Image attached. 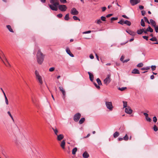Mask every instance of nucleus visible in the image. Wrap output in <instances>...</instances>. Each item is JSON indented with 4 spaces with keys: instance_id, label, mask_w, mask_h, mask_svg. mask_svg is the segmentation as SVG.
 Returning a JSON list of instances; mask_svg holds the SVG:
<instances>
[{
    "instance_id": "6ab92c4d",
    "label": "nucleus",
    "mask_w": 158,
    "mask_h": 158,
    "mask_svg": "<svg viewBox=\"0 0 158 158\" xmlns=\"http://www.w3.org/2000/svg\"><path fill=\"white\" fill-rule=\"evenodd\" d=\"M112 15V14H109L106 16V17L102 16L101 17V20H105L106 18H109Z\"/></svg>"
},
{
    "instance_id": "49530a36",
    "label": "nucleus",
    "mask_w": 158,
    "mask_h": 158,
    "mask_svg": "<svg viewBox=\"0 0 158 158\" xmlns=\"http://www.w3.org/2000/svg\"><path fill=\"white\" fill-rule=\"evenodd\" d=\"M91 32V31H85L83 32V34H88V33H90Z\"/></svg>"
},
{
    "instance_id": "4c0bfd02",
    "label": "nucleus",
    "mask_w": 158,
    "mask_h": 158,
    "mask_svg": "<svg viewBox=\"0 0 158 158\" xmlns=\"http://www.w3.org/2000/svg\"><path fill=\"white\" fill-rule=\"evenodd\" d=\"M143 66V64L142 63H140L138 64L137 66L139 67H142Z\"/></svg>"
},
{
    "instance_id": "6e6d98bb",
    "label": "nucleus",
    "mask_w": 158,
    "mask_h": 158,
    "mask_svg": "<svg viewBox=\"0 0 158 158\" xmlns=\"http://www.w3.org/2000/svg\"><path fill=\"white\" fill-rule=\"evenodd\" d=\"M57 17L59 18H61L62 17L63 15L61 14H60L57 15Z\"/></svg>"
},
{
    "instance_id": "4d7b16f0",
    "label": "nucleus",
    "mask_w": 158,
    "mask_h": 158,
    "mask_svg": "<svg viewBox=\"0 0 158 158\" xmlns=\"http://www.w3.org/2000/svg\"><path fill=\"white\" fill-rule=\"evenodd\" d=\"M143 37L145 39L147 40H148V37L146 36H143Z\"/></svg>"
},
{
    "instance_id": "39448f33",
    "label": "nucleus",
    "mask_w": 158,
    "mask_h": 158,
    "mask_svg": "<svg viewBox=\"0 0 158 158\" xmlns=\"http://www.w3.org/2000/svg\"><path fill=\"white\" fill-rule=\"evenodd\" d=\"M105 105L107 108L110 111H112L113 109V106L112 105V102H105Z\"/></svg>"
},
{
    "instance_id": "ddd939ff",
    "label": "nucleus",
    "mask_w": 158,
    "mask_h": 158,
    "mask_svg": "<svg viewBox=\"0 0 158 158\" xmlns=\"http://www.w3.org/2000/svg\"><path fill=\"white\" fill-rule=\"evenodd\" d=\"M133 110L131 108L128 106L125 109V112L128 114H131Z\"/></svg>"
},
{
    "instance_id": "13d9d810",
    "label": "nucleus",
    "mask_w": 158,
    "mask_h": 158,
    "mask_svg": "<svg viewBox=\"0 0 158 158\" xmlns=\"http://www.w3.org/2000/svg\"><path fill=\"white\" fill-rule=\"evenodd\" d=\"M139 8L140 10H142L143 9L144 7L143 6L140 5L139 6Z\"/></svg>"
},
{
    "instance_id": "f704fd0d",
    "label": "nucleus",
    "mask_w": 158,
    "mask_h": 158,
    "mask_svg": "<svg viewBox=\"0 0 158 158\" xmlns=\"http://www.w3.org/2000/svg\"><path fill=\"white\" fill-rule=\"evenodd\" d=\"M126 89H127L126 87H123L122 88L119 87L118 88V89L121 91H123Z\"/></svg>"
},
{
    "instance_id": "f257e3e1",
    "label": "nucleus",
    "mask_w": 158,
    "mask_h": 158,
    "mask_svg": "<svg viewBox=\"0 0 158 158\" xmlns=\"http://www.w3.org/2000/svg\"><path fill=\"white\" fill-rule=\"evenodd\" d=\"M45 55L41 52L40 49H39L36 54V60L38 63L41 64L43 63Z\"/></svg>"
},
{
    "instance_id": "393cba45",
    "label": "nucleus",
    "mask_w": 158,
    "mask_h": 158,
    "mask_svg": "<svg viewBox=\"0 0 158 158\" xmlns=\"http://www.w3.org/2000/svg\"><path fill=\"white\" fill-rule=\"evenodd\" d=\"M52 129L53 130L55 134L57 135V133H58V130L57 129L56 127H52Z\"/></svg>"
},
{
    "instance_id": "bf43d9fd",
    "label": "nucleus",
    "mask_w": 158,
    "mask_h": 158,
    "mask_svg": "<svg viewBox=\"0 0 158 158\" xmlns=\"http://www.w3.org/2000/svg\"><path fill=\"white\" fill-rule=\"evenodd\" d=\"M102 11H104L106 9V7H102Z\"/></svg>"
},
{
    "instance_id": "cd10ccee",
    "label": "nucleus",
    "mask_w": 158,
    "mask_h": 158,
    "mask_svg": "<svg viewBox=\"0 0 158 158\" xmlns=\"http://www.w3.org/2000/svg\"><path fill=\"white\" fill-rule=\"evenodd\" d=\"M143 29H139V30H137V33L138 34H142L143 32Z\"/></svg>"
},
{
    "instance_id": "4be33fe9",
    "label": "nucleus",
    "mask_w": 158,
    "mask_h": 158,
    "mask_svg": "<svg viewBox=\"0 0 158 158\" xmlns=\"http://www.w3.org/2000/svg\"><path fill=\"white\" fill-rule=\"evenodd\" d=\"M83 156L85 158H87L89 156V155L88 153L86 152H85L83 154Z\"/></svg>"
},
{
    "instance_id": "6e6552de",
    "label": "nucleus",
    "mask_w": 158,
    "mask_h": 158,
    "mask_svg": "<svg viewBox=\"0 0 158 158\" xmlns=\"http://www.w3.org/2000/svg\"><path fill=\"white\" fill-rule=\"evenodd\" d=\"M81 116L80 113H77L75 114L73 116V119L75 122H77L79 121Z\"/></svg>"
},
{
    "instance_id": "69168bd1",
    "label": "nucleus",
    "mask_w": 158,
    "mask_h": 158,
    "mask_svg": "<svg viewBox=\"0 0 158 158\" xmlns=\"http://www.w3.org/2000/svg\"><path fill=\"white\" fill-rule=\"evenodd\" d=\"M118 19V18L112 17L110 19V20H117Z\"/></svg>"
},
{
    "instance_id": "338daca9",
    "label": "nucleus",
    "mask_w": 158,
    "mask_h": 158,
    "mask_svg": "<svg viewBox=\"0 0 158 158\" xmlns=\"http://www.w3.org/2000/svg\"><path fill=\"white\" fill-rule=\"evenodd\" d=\"M95 56H96V57L97 60L98 61H99V59L98 56V55L96 53H95Z\"/></svg>"
},
{
    "instance_id": "c85d7f7f",
    "label": "nucleus",
    "mask_w": 158,
    "mask_h": 158,
    "mask_svg": "<svg viewBox=\"0 0 158 158\" xmlns=\"http://www.w3.org/2000/svg\"><path fill=\"white\" fill-rule=\"evenodd\" d=\"M96 81L99 85H102L101 81L99 78H98L97 79Z\"/></svg>"
},
{
    "instance_id": "e2e57ef3",
    "label": "nucleus",
    "mask_w": 158,
    "mask_h": 158,
    "mask_svg": "<svg viewBox=\"0 0 158 158\" xmlns=\"http://www.w3.org/2000/svg\"><path fill=\"white\" fill-rule=\"evenodd\" d=\"M129 60V59L125 60H123V63H126V62H127Z\"/></svg>"
},
{
    "instance_id": "a211bd4d",
    "label": "nucleus",
    "mask_w": 158,
    "mask_h": 158,
    "mask_svg": "<svg viewBox=\"0 0 158 158\" xmlns=\"http://www.w3.org/2000/svg\"><path fill=\"white\" fill-rule=\"evenodd\" d=\"M57 139L58 141L61 140L64 138V136L62 134H60L59 135H57Z\"/></svg>"
},
{
    "instance_id": "aec40b11",
    "label": "nucleus",
    "mask_w": 158,
    "mask_h": 158,
    "mask_svg": "<svg viewBox=\"0 0 158 158\" xmlns=\"http://www.w3.org/2000/svg\"><path fill=\"white\" fill-rule=\"evenodd\" d=\"M6 27L10 32L12 33H13L14 32L11 27V26L10 25H6Z\"/></svg>"
},
{
    "instance_id": "f8f14e48",
    "label": "nucleus",
    "mask_w": 158,
    "mask_h": 158,
    "mask_svg": "<svg viewBox=\"0 0 158 158\" xmlns=\"http://www.w3.org/2000/svg\"><path fill=\"white\" fill-rule=\"evenodd\" d=\"M140 2V0H130V2L132 6H134Z\"/></svg>"
},
{
    "instance_id": "7ed1b4c3",
    "label": "nucleus",
    "mask_w": 158,
    "mask_h": 158,
    "mask_svg": "<svg viewBox=\"0 0 158 158\" xmlns=\"http://www.w3.org/2000/svg\"><path fill=\"white\" fill-rule=\"evenodd\" d=\"M35 74L36 79L38 80L40 84H42L43 83L42 77L39 75V73L37 70L35 71Z\"/></svg>"
},
{
    "instance_id": "20e7f679",
    "label": "nucleus",
    "mask_w": 158,
    "mask_h": 158,
    "mask_svg": "<svg viewBox=\"0 0 158 158\" xmlns=\"http://www.w3.org/2000/svg\"><path fill=\"white\" fill-rule=\"evenodd\" d=\"M25 140V138L23 137L22 139H21L20 138L16 139L15 141L17 145L19 146L20 144L22 145L24 143Z\"/></svg>"
},
{
    "instance_id": "f03ea898",
    "label": "nucleus",
    "mask_w": 158,
    "mask_h": 158,
    "mask_svg": "<svg viewBox=\"0 0 158 158\" xmlns=\"http://www.w3.org/2000/svg\"><path fill=\"white\" fill-rule=\"evenodd\" d=\"M50 2L52 4H49V6L51 10L57 11L58 10L57 6L59 5L58 0H50Z\"/></svg>"
},
{
    "instance_id": "72a5a7b5",
    "label": "nucleus",
    "mask_w": 158,
    "mask_h": 158,
    "mask_svg": "<svg viewBox=\"0 0 158 158\" xmlns=\"http://www.w3.org/2000/svg\"><path fill=\"white\" fill-rule=\"evenodd\" d=\"M8 114H9V115L10 116V118H11L12 120H13V122H14V118L13 117H12V115H11L10 112V111H8L7 112Z\"/></svg>"
},
{
    "instance_id": "37998d69",
    "label": "nucleus",
    "mask_w": 158,
    "mask_h": 158,
    "mask_svg": "<svg viewBox=\"0 0 158 158\" xmlns=\"http://www.w3.org/2000/svg\"><path fill=\"white\" fill-rule=\"evenodd\" d=\"M153 130L155 131H158V128L156 126L154 125L153 127Z\"/></svg>"
},
{
    "instance_id": "5fc2aeb1",
    "label": "nucleus",
    "mask_w": 158,
    "mask_h": 158,
    "mask_svg": "<svg viewBox=\"0 0 158 158\" xmlns=\"http://www.w3.org/2000/svg\"><path fill=\"white\" fill-rule=\"evenodd\" d=\"M5 102L6 105H8L9 104L7 98H5Z\"/></svg>"
},
{
    "instance_id": "680f3d73",
    "label": "nucleus",
    "mask_w": 158,
    "mask_h": 158,
    "mask_svg": "<svg viewBox=\"0 0 158 158\" xmlns=\"http://www.w3.org/2000/svg\"><path fill=\"white\" fill-rule=\"evenodd\" d=\"M122 16L123 17V18H125L127 19H129L128 17H127V16H126V15H122Z\"/></svg>"
},
{
    "instance_id": "79ce46f5",
    "label": "nucleus",
    "mask_w": 158,
    "mask_h": 158,
    "mask_svg": "<svg viewBox=\"0 0 158 158\" xmlns=\"http://www.w3.org/2000/svg\"><path fill=\"white\" fill-rule=\"evenodd\" d=\"M145 118L146 120L148 122H150L152 120L151 118H150L148 116L146 117Z\"/></svg>"
},
{
    "instance_id": "58836bf2",
    "label": "nucleus",
    "mask_w": 158,
    "mask_h": 158,
    "mask_svg": "<svg viewBox=\"0 0 158 158\" xmlns=\"http://www.w3.org/2000/svg\"><path fill=\"white\" fill-rule=\"evenodd\" d=\"M69 19V14H67L65 17H64V19L65 20H68V19Z\"/></svg>"
},
{
    "instance_id": "5701e85b",
    "label": "nucleus",
    "mask_w": 158,
    "mask_h": 158,
    "mask_svg": "<svg viewBox=\"0 0 158 158\" xmlns=\"http://www.w3.org/2000/svg\"><path fill=\"white\" fill-rule=\"evenodd\" d=\"M151 24L154 27L156 26V23L154 20H150Z\"/></svg>"
},
{
    "instance_id": "a19ab883",
    "label": "nucleus",
    "mask_w": 158,
    "mask_h": 158,
    "mask_svg": "<svg viewBox=\"0 0 158 158\" xmlns=\"http://www.w3.org/2000/svg\"><path fill=\"white\" fill-rule=\"evenodd\" d=\"M151 68H152V71H154L156 69V66L155 65H152L151 66Z\"/></svg>"
},
{
    "instance_id": "e433bc0d",
    "label": "nucleus",
    "mask_w": 158,
    "mask_h": 158,
    "mask_svg": "<svg viewBox=\"0 0 158 158\" xmlns=\"http://www.w3.org/2000/svg\"><path fill=\"white\" fill-rule=\"evenodd\" d=\"M141 25L143 27L145 26V24L144 20H141Z\"/></svg>"
},
{
    "instance_id": "de8ad7c7",
    "label": "nucleus",
    "mask_w": 158,
    "mask_h": 158,
    "mask_svg": "<svg viewBox=\"0 0 158 158\" xmlns=\"http://www.w3.org/2000/svg\"><path fill=\"white\" fill-rule=\"evenodd\" d=\"M155 31L156 33H158V26H156L154 27Z\"/></svg>"
},
{
    "instance_id": "774afa93",
    "label": "nucleus",
    "mask_w": 158,
    "mask_h": 158,
    "mask_svg": "<svg viewBox=\"0 0 158 158\" xmlns=\"http://www.w3.org/2000/svg\"><path fill=\"white\" fill-rule=\"evenodd\" d=\"M143 114L145 116V118L148 116V114L147 113H144Z\"/></svg>"
},
{
    "instance_id": "2f4dec72",
    "label": "nucleus",
    "mask_w": 158,
    "mask_h": 158,
    "mask_svg": "<svg viewBox=\"0 0 158 158\" xmlns=\"http://www.w3.org/2000/svg\"><path fill=\"white\" fill-rule=\"evenodd\" d=\"M123 106L124 108H127V102L125 101H123Z\"/></svg>"
},
{
    "instance_id": "bb28decb",
    "label": "nucleus",
    "mask_w": 158,
    "mask_h": 158,
    "mask_svg": "<svg viewBox=\"0 0 158 158\" xmlns=\"http://www.w3.org/2000/svg\"><path fill=\"white\" fill-rule=\"evenodd\" d=\"M77 148L76 147L73 148L72 151V153L73 155H75L77 151Z\"/></svg>"
},
{
    "instance_id": "423d86ee",
    "label": "nucleus",
    "mask_w": 158,
    "mask_h": 158,
    "mask_svg": "<svg viewBox=\"0 0 158 158\" xmlns=\"http://www.w3.org/2000/svg\"><path fill=\"white\" fill-rule=\"evenodd\" d=\"M110 75H107L106 78L104 79L103 81L104 83L107 85L110 81Z\"/></svg>"
},
{
    "instance_id": "c9c22d12",
    "label": "nucleus",
    "mask_w": 158,
    "mask_h": 158,
    "mask_svg": "<svg viewBox=\"0 0 158 158\" xmlns=\"http://www.w3.org/2000/svg\"><path fill=\"white\" fill-rule=\"evenodd\" d=\"M150 40L152 41H156L157 40L156 38L155 37H153L150 39Z\"/></svg>"
},
{
    "instance_id": "1a4fd4ad",
    "label": "nucleus",
    "mask_w": 158,
    "mask_h": 158,
    "mask_svg": "<svg viewBox=\"0 0 158 158\" xmlns=\"http://www.w3.org/2000/svg\"><path fill=\"white\" fill-rule=\"evenodd\" d=\"M60 90L61 91L62 94L63 96L62 98L63 99H64L66 97V92L65 91L62 87L60 86L59 87Z\"/></svg>"
},
{
    "instance_id": "473e14b6",
    "label": "nucleus",
    "mask_w": 158,
    "mask_h": 158,
    "mask_svg": "<svg viewBox=\"0 0 158 158\" xmlns=\"http://www.w3.org/2000/svg\"><path fill=\"white\" fill-rule=\"evenodd\" d=\"M123 139L125 141H127L129 139L128 137L127 134H126L123 137Z\"/></svg>"
},
{
    "instance_id": "c03bdc74",
    "label": "nucleus",
    "mask_w": 158,
    "mask_h": 158,
    "mask_svg": "<svg viewBox=\"0 0 158 158\" xmlns=\"http://www.w3.org/2000/svg\"><path fill=\"white\" fill-rule=\"evenodd\" d=\"M94 85L96 86V87L98 89H100V86L99 85H98L97 84L95 83H94Z\"/></svg>"
},
{
    "instance_id": "ea45409f",
    "label": "nucleus",
    "mask_w": 158,
    "mask_h": 158,
    "mask_svg": "<svg viewBox=\"0 0 158 158\" xmlns=\"http://www.w3.org/2000/svg\"><path fill=\"white\" fill-rule=\"evenodd\" d=\"M89 77L90 81H93L94 80L93 75H90V76H89Z\"/></svg>"
},
{
    "instance_id": "8fccbe9b",
    "label": "nucleus",
    "mask_w": 158,
    "mask_h": 158,
    "mask_svg": "<svg viewBox=\"0 0 158 158\" xmlns=\"http://www.w3.org/2000/svg\"><path fill=\"white\" fill-rule=\"evenodd\" d=\"M55 69V68L54 67H51L49 69V71L50 72H52Z\"/></svg>"
},
{
    "instance_id": "3c124183",
    "label": "nucleus",
    "mask_w": 158,
    "mask_h": 158,
    "mask_svg": "<svg viewBox=\"0 0 158 158\" xmlns=\"http://www.w3.org/2000/svg\"><path fill=\"white\" fill-rule=\"evenodd\" d=\"M73 19L74 20H80V19L77 16H74L73 17Z\"/></svg>"
},
{
    "instance_id": "7c9ffc66",
    "label": "nucleus",
    "mask_w": 158,
    "mask_h": 158,
    "mask_svg": "<svg viewBox=\"0 0 158 158\" xmlns=\"http://www.w3.org/2000/svg\"><path fill=\"white\" fill-rule=\"evenodd\" d=\"M150 67L149 66L143 68L141 69L142 70H148L150 69Z\"/></svg>"
},
{
    "instance_id": "c756f323",
    "label": "nucleus",
    "mask_w": 158,
    "mask_h": 158,
    "mask_svg": "<svg viewBox=\"0 0 158 158\" xmlns=\"http://www.w3.org/2000/svg\"><path fill=\"white\" fill-rule=\"evenodd\" d=\"M147 31H150V32H152L153 31V29L150 26H149L148 28L147 29Z\"/></svg>"
},
{
    "instance_id": "0e129e2a",
    "label": "nucleus",
    "mask_w": 158,
    "mask_h": 158,
    "mask_svg": "<svg viewBox=\"0 0 158 158\" xmlns=\"http://www.w3.org/2000/svg\"><path fill=\"white\" fill-rule=\"evenodd\" d=\"M96 23L98 24H100L102 23V21L101 20H97Z\"/></svg>"
},
{
    "instance_id": "9d476101",
    "label": "nucleus",
    "mask_w": 158,
    "mask_h": 158,
    "mask_svg": "<svg viewBox=\"0 0 158 158\" xmlns=\"http://www.w3.org/2000/svg\"><path fill=\"white\" fill-rule=\"evenodd\" d=\"M59 9L62 11H66L67 9V7L66 5H59L58 6Z\"/></svg>"
},
{
    "instance_id": "2eb2a0df",
    "label": "nucleus",
    "mask_w": 158,
    "mask_h": 158,
    "mask_svg": "<svg viewBox=\"0 0 158 158\" xmlns=\"http://www.w3.org/2000/svg\"><path fill=\"white\" fill-rule=\"evenodd\" d=\"M2 54H3V53H2ZM3 58H4V59H5V60L6 62V63L4 62H3V63L6 65V66L7 67L10 66V64L8 62V61L7 60L6 58L4 55L3 54Z\"/></svg>"
},
{
    "instance_id": "09e8293b",
    "label": "nucleus",
    "mask_w": 158,
    "mask_h": 158,
    "mask_svg": "<svg viewBox=\"0 0 158 158\" xmlns=\"http://www.w3.org/2000/svg\"><path fill=\"white\" fill-rule=\"evenodd\" d=\"M124 56L123 55H122L121 57L120 58V60L123 62V59H124Z\"/></svg>"
},
{
    "instance_id": "a878e982",
    "label": "nucleus",
    "mask_w": 158,
    "mask_h": 158,
    "mask_svg": "<svg viewBox=\"0 0 158 158\" xmlns=\"http://www.w3.org/2000/svg\"><path fill=\"white\" fill-rule=\"evenodd\" d=\"M85 119L84 118H81L79 121V123L80 124H82L85 121Z\"/></svg>"
},
{
    "instance_id": "a18cd8bd",
    "label": "nucleus",
    "mask_w": 158,
    "mask_h": 158,
    "mask_svg": "<svg viewBox=\"0 0 158 158\" xmlns=\"http://www.w3.org/2000/svg\"><path fill=\"white\" fill-rule=\"evenodd\" d=\"M157 121V118L156 117L154 116L153 117V121L154 123H156Z\"/></svg>"
},
{
    "instance_id": "b1692460",
    "label": "nucleus",
    "mask_w": 158,
    "mask_h": 158,
    "mask_svg": "<svg viewBox=\"0 0 158 158\" xmlns=\"http://www.w3.org/2000/svg\"><path fill=\"white\" fill-rule=\"evenodd\" d=\"M119 135V132L118 131H116L113 134L114 137V138L118 137Z\"/></svg>"
},
{
    "instance_id": "4468645a",
    "label": "nucleus",
    "mask_w": 158,
    "mask_h": 158,
    "mask_svg": "<svg viewBox=\"0 0 158 158\" xmlns=\"http://www.w3.org/2000/svg\"><path fill=\"white\" fill-rule=\"evenodd\" d=\"M66 52L70 56L73 57L74 56L72 54L68 48H67L66 49Z\"/></svg>"
},
{
    "instance_id": "0eeeda50",
    "label": "nucleus",
    "mask_w": 158,
    "mask_h": 158,
    "mask_svg": "<svg viewBox=\"0 0 158 158\" xmlns=\"http://www.w3.org/2000/svg\"><path fill=\"white\" fill-rule=\"evenodd\" d=\"M118 23L123 25L124 24H126L128 26L131 25V23L128 20H120L118 22Z\"/></svg>"
},
{
    "instance_id": "412c9836",
    "label": "nucleus",
    "mask_w": 158,
    "mask_h": 158,
    "mask_svg": "<svg viewBox=\"0 0 158 158\" xmlns=\"http://www.w3.org/2000/svg\"><path fill=\"white\" fill-rule=\"evenodd\" d=\"M65 141L64 140H63L62 141L61 143L60 144V146L63 149H64L65 148Z\"/></svg>"
},
{
    "instance_id": "052dcab7",
    "label": "nucleus",
    "mask_w": 158,
    "mask_h": 158,
    "mask_svg": "<svg viewBox=\"0 0 158 158\" xmlns=\"http://www.w3.org/2000/svg\"><path fill=\"white\" fill-rule=\"evenodd\" d=\"M89 57L91 59H93L94 58V56L92 54H91L89 55Z\"/></svg>"
},
{
    "instance_id": "f3484780",
    "label": "nucleus",
    "mask_w": 158,
    "mask_h": 158,
    "mask_svg": "<svg viewBox=\"0 0 158 158\" xmlns=\"http://www.w3.org/2000/svg\"><path fill=\"white\" fill-rule=\"evenodd\" d=\"M132 73L134 74H139L140 73L139 71L137 69H134L132 72Z\"/></svg>"
},
{
    "instance_id": "864d4df0",
    "label": "nucleus",
    "mask_w": 158,
    "mask_h": 158,
    "mask_svg": "<svg viewBox=\"0 0 158 158\" xmlns=\"http://www.w3.org/2000/svg\"><path fill=\"white\" fill-rule=\"evenodd\" d=\"M146 13L145 11L144 10H142L141 11V14L143 16H144Z\"/></svg>"
},
{
    "instance_id": "9b49d317",
    "label": "nucleus",
    "mask_w": 158,
    "mask_h": 158,
    "mask_svg": "<svg viewBox=\"0 0 158 158\" xmlns=\"http://www.w3.org/2000/svg\"><path fill=\"white\" fill-rule=\"evenodd\" d=\"M78 13V11L74 7L72 8L70 10V13L73 15H77Z\"/></svg>"
},
{
    "instance_id": "603ef678",
    "label": "nucleus",
    "mask_w": 158,
    "mask_h": 158,
    "mask_svg": "<svg viewBox=\"0 0 158 158\" xmlns=\"http://www.w3.org/2000/svg\"><path fill=\"white\" fill-rule=\"evenodd\" d=\"M60 1L62 3H65L67 2L66 0H60Z\"/></svg>"
},
{
    "instance_id": "dca6fc26",
    "label": "nucleus",
    "mask_w": 158,
    "mask_h": 158,
    "mask_svg": "<svg viewBox=\"0 0 158 158\" xmlns=\"http://www.w3.org/2000/svg\"><path fill=\"white\" fill-rule=\"evenodd\" d=\"M126 32L128 33L129 34H130V35H132V36H134L136 34L135 32L131 30H129L128 31L126 30Z\"/></svg>"
}]
</instances>
